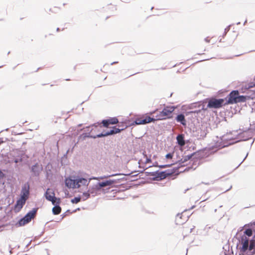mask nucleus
Returning <instances> with one entry per match:
<instances>
[{"mask_svg": "<svg viewBox=\"0 0 255 255\" xmlns=\"http://www.w3.org/2000/svg\"><path fill=\"white\" fill-rule=\"evenodd\" d=\"M251 227L245 229L239 238V255H255V222L251 223Z\"/></svg>", "mask_w": 255, "mask_h": 255, "instance_id": "1", "label": "nucleus"}, {"mask_svg": "<svg viewBox=\"0 0 255 255\" xmlns=\"http://www.w3.org/2000/svg\"><path fill=\"white\" fill-rule=\"evenodd\" d=\"M173 173V172H170L169 170L162 171H160L158 170L153 172H145L146 176H153L151 179L154 181H160L168 176L171 175Z\"/></svg>", "mask_w": 255, "mask_h": 255, "instance_id": "2", "label": "nucleus"}, {"mask_svg": "<svg viewBox=\"0 0 255 255\" xmlns=\"http://www.w3.org/2000/svg\"><path fill=\"white\" fill-rule=\"evenodd\" d=\"M175 109L174 106H165L163 110L156 116V119L164 120L172 118V113Z\"/></svg>", "mask_w": 255, "mask_h": 255, "instance_id": "3", "label": "nucleus"}, {"mask_svg": "<svg viewBox=\"0 0 255 255\" xmlns=\"http://www.w3.org/2000/svg\"><path fill=\"white\" fill-rule=\"evenodd\" d=\"M245 133H238L237 134L234 135V136H231L230 134H227L223 136L222 139L223 140H229V142L227 144L221 145V147H225L228 145L232 144L238 142L241 140H246L248 138H244L243 136Z\"/></svg>", "mask_w": 255, "mask_h": 255, "instance_id": "4", "label": "nucleus"}, {"mask_svg": "<svg viewBox=\"0 0 255 255\" xmlns=\"http://www.w3.org/2000/svg\"><path fill=\"white\" fill-rule=\"evenodd\" d=\"M207 100H208L207 107L210 109H219L223 106L226 105L224 99L211 97L207 99Z\"/></svg>", "mask_w": 255, "mask_h": 255, "instance_id": "5", "label": "nucleus"}, {"mask_svg": "<svg viewBox=\"0 0 255 255\" xmlns=\"http://www.w3.org/2000/svg\"><path fill=\"white\" fill-rule=\"evenodd\" d=\"M127 126L125 128H118L116 126H113L110 130L107 131H103L101 132L97 133V137L98 138L104 137L110 135H114L117 133H120L122 131L126 128Z\"/></svg>", "mask_w": 255, "mask_h": 255, "instance_id": "6", "label": "nucleus"}, {"mask_svg": "<svg viewBox=\"0 0 255 255\" xmlns=\"http://www.w3.org/2000/svg\"><path fill=\"white\" fill-rule=\"evenodd\" d=\"M199 158H200V156L199 155V152H195L187 155H185L177 162L179 165V166L178 167V168L181 166H184V165H182V164L191 158L193 159V163L194 164L195 162L198 161V159Z\"/></svg>", "mask_w": 255, "mask_h": 255, "instance_id": "7", "label": "nucleus"}, {"mask_svg": "<svg viewBox=\"0 0 255 255\" xmlns=\"http://www.w3.org/2000/svg\"><path fill=\"white\" fill-rule=\"evenodd\" d=\"M239 91L238 90H233L225 98V102L226 105L233 104L237 103V100Z\"/></svg>", "mask_w": 255, "mask_h": 255, "instance_id": "8", "label": "nucleus"}, {"mask_svg": "<svg viewBox=\"0 0 255 255\" xmlns=\"http://www.w3.org/2000/svg\"><path fill=\"white\" fill-rule=\"evenodd\" d=\"M29 169L31 173V175L32 177H38L40 176V174L43 170V167L41 164L36 162L34 165H32L29 168Z\"/></svg>", "mask_w": 255, "mask_h": 255, "instance_id": "9", "label": "nucleus"}, {"mask_svg": "<svg viewBox=\"0 0 255 255\" xmlns=\"http://www.w3.org/2000/svg\"><path fill=\"white\" fill-rule=\"evenodd\" d=\"M90 181V178L88 180L87 178L81 177L79 175L75 176L76 188H79L82 185L88 186Z\"/></svg>", "mask_w": 255, "mask_h": 255, "instance_id": "10", "label": "nucleus"}, {"mask_svg": "<svg viewBox=\"0 0 255 255\" xmlns=\"http://www.w3.org/2000/svg\"><path fill=\"white\" fill-rule=\"evenodd\" d=\"M30 185L28 182H26L23 184L20 193V198L21 199L27 200L29 195Z\"/></svg>", "mask_w": 255, "mask_h": 255, "instance_id": "11", "label": "nucleus"}, {"mask_svg": "<svg viewBox=\"0 0 255 255\" xmlns=\"http://www.w3.org/2000/svg\"><path fill=\"white\" fill-rule=\"evenodd\" d=\"M207 132V130L205 128H198L195 131H193V135L197 139H202L206 137Z\"/></svg>", "mask_w": 255, "mask_h": 255, "instance_id": "12", "label": "nucleus"}, {"mask_svg": "<svg viewBox=\"0 0 255 255\" xmlns=\"http://www.w3.org/2000/svg\"><path fill=\"white\" fill-rule=\"evenodd\" d=\"M119 122V120L116 117L110 118L108 119H104L101 121L102 126L105 128H108L110 125H115Z\"/></svg>", "mask_w": 255, "mask_h": 255, "instance_id": "13", "label": "nucleus"}, {"mask_svg": "<svg viewBox=\"0 0 255 255\" xmlns=\"http://www.w3.org/2000/svg\"><path fill=\"white\" fill-rule=\"evenodd\" d=\"M120 179H109L105 181H103L102 182H97L99 187H100V190H101L102 188L110 186L112 185L113 184L117 183V181L119 180Z\"/></svg>", "mask_w": 255, "mask_h": 255, "instance_id": "14", "label": "nucleus"}, {"mask_svg": "<svg viewBox=\"0 0 255 255\" xmlns=\"http://www.w3.org/2000/svg\"><path fill=\"white\" fill-rule=\"evenodd\" d=\"M132 173V172H131V173H127V174L118 173H115V174H110V175L101 176H99V177H94V176H92V177L90 178V180H91L92 179H96V180L104 179H105V178H109V177H113V176H117V175L128 176V175H131Z\"/></svg>", "mask_w": 255, "mask_h": 255, "instance_id": "15", "label": "nucleus"}, {"mask_svg": "<svg viewBox=\"0 0 255 255\" xmlns=\"http://www.w3.org/2000/svg\"><path fill=\"white\" fill-rule=\"evenodd\" d=\"M89 192L91 193V195L93 197H95L97 195L98 192L101 191L98 183L94 184L92 185H90L89 187Z\"/></svg>", "mask_w": 255, "mask_h": 255, "instance_id": "16", "label": "nucleus"}, {"mask_svg": "<svg viewBox=\"0 0 255 255\" xmlns=\"http://www.w3.org/2000/svg\"><path fill=\"white\" fill-rule=\"evenodd\" d=\"M177 123H180L184 127H186L187 122L184 115L182 113L178 114L175 118Z\"/></svg>", "mask_w": 255, "mask_h": 255, "instance_id": "17", "label": "nucleus"}, {"mask_svg": "<svg viewBox=\"0 0 255 255\" xmlns=\"http://www.w3.org/2000/svg\"><path fill=\"white\" fill-rule=\"evenodd\" d=\"M38 208H34L31 210L27 212L24 216L30 222L31 219H33L35 216L37 212Z\"/></svg>", "mask_w": 255, "mask_h": 255, "instance_id": "18", "label": "nucleus"}, {"mask_svg": "<svg viewBox=\"0 0 255 255\" xmlns=\"http://www.w3.org/2000/svg\"><path fill=\"white\" fill-rule=\"evenodd\" d=\"M177 144L180 146L183 147L186 144V141L185 140V135L183 133L178 134L176 137Z\"/></svg>", "mask_w": 255, "mask_h": 255, "instance_id": "19", "label": "nucleus"}, {"mask_svg": "<svg viewBox=\"0 0 255 255\" xmlns=\"http://www.w3.org/2000/svg\"><path fill=\"white\" fill-rule=\"evenodd\" d=\"M245 228L246 229L248 228H251V223L245 225L243 227H240L238 230V232H237L236 235L235 236L234 238H236L238 240V243L237 245V247H240V243H239V238L240 236H242L243 235L241 234L240 233L241 232L244 228Z\"/></svg>", "mask_w": 255, "mask_h": 255, "instance_id": "20", "label": "nucleus"}, {"mask_svg": "<svg viewBox=\"0 0 255 255\" xmlns=\"http://www.w3.org/2000/svg\"><path fill=\"white\" fill-rule=\"evenodd\" d=\"M255 98V91L252 94V95L250 96H244V95H240L238 94L237 103L239 102H245L248 99H253Z\"/></svg>", "mask_w": 255, "mask_h": 255, "instance_id": "21", "label": "nucleus"}, {"mask_svg": "<svg viewBox=\"0 0 255 255\" xmlns=\"http://www.w3.org/2000/svg\"><path fill=\"white\" fill-rule=\"evenodd\" d=\"M65 185L68 188H72L73 189L76 188V184H75V177L74 179H72L70 177L66 178L65 180Z\"/></svg>", "mask_w": 255, "mask_h": 255, "instance_id": "22", "label": "nucleus"}, {"mask_svg": "<svg viewBox=\"0 0 255 255\" xmlns=\"http://www.w3.org/2000/svg\"><path fill=\"white\" fill-rule=\"evenodd\" d=\"M25 201H26V200L21 199V198L20 199H18L16 201V203L14 205V210L17 212H19L21 209V208L23 207V205H24V204L25 203Z\"/></svg>", "mask_w": 255, "mask_h": 255, "instance_id": "23", "label": "nucleus"}, {"mask_svg": "<svg viewBox=\"0 0 255 255\" xmlns=\"http://www.w3.org/2000/svg\"><path fill=\"white\" fill-rule=\"evenodd\" d=\"M26 156V158L28 157L24 153L20 152L17 155L16 157H14L13 158V162L15 163H17L18 162H21L23 161V158Z\"/></svg>", "mask_w": 255, "mask_h": 255, "instance_id": "24", "label": "nucleus"}, {"mask_svg": "<svg viewBox=\"0 0 255 255\" xmlns=\"http://www.w3.org/2000/svg\"><path fill=\"white\" fill-rule=\"evenodd\" d=\"M86 138H91L96 139L97 138H98V137H97V134H96L95 136H92L90 134H88V133H86L85 131L82 134H80V136H79V138L82 139L83 140H85Z\"/></svg>", "mask_w": 255, "mask_h": 255, "instance_id": "25", "label": "nucleus"}, {"mask_svg": "<svg viewBox=\"0 0 255 255\" xmlns=\"http://www.w3.org/2000/svg\"><path fill=\"white\" fill-rule=\"evenodd\" d=\"M29 223V221L25 218L24 217H23L18 221L16 225L18 227H21Z\"/></svg>", "mask_w": 255, "mask_h": 255, "instance_id": "26", "label": "nucleus"}, {"mask_svg": "<svg viewBox=\"0 0 255 255\" xmlns=\"http://www.w3.org/2000/svg\"><path fill=\"white\" fill-rule=\"evenodd\" d=\"M52 195L48 194L47 191L45 193V197L46 200L51 202H53V200L56 198L54 192L52 193Z\"/></svg>", "mask_w": 255, "mask_h": 255, "instance_id": "27", "label": "nucleus"}, {"mask_svg": "<svg viewBox=\"0 0 255 255\" xmlns=\"http://www.w3.org/2000/svg\"><path fill=\"white\" fill-rule=\"evenodd\" d=\"M52 212L53 215H59L61 212V207L60 206H55L52 209Z\"/></svg>", "mask_w": 255, "mask_h": 255, "instance_id": "28", "label": "nucleus"}, {"mask_svg": "<svg viewBox=\"0 0 255 255\" xmlns=\"http://www.w3.org/2000/svg\"><path fill=\"white\" fill-rule=\"evenodd\" d=\"M82 130H84L85 132L90 134L92 136H95L96 135L93 134L94 128H92L90 126L84 128Z\"/></svg>", "mask_w": 255, "mask_h": 255, "instance_id": "29", "label": "nucleus"}, {"mask_svg": "<svg viewBox=\"0 0 255 255\" xmlns=\"http://www.w3.org/2000/svg\"><path fill=\"white\" fill-rule=\"evenodd\" d=\"M91 195V193L89 192V190H88L87 191H85L83 193L81 197V199L83 201H86L88 198H90V195Z\"/></svg>", "mask_w": 255, "mask_h": 255, "instance_id": "30", "label": "nucleus"}, {"mask_svg": "<svg viewBox=\"0 0 255 255\" xmlns=\"http://www.w3.org/2000/svg\"><path fill=\"white\" fill-rule=\"evenodd\" d=\"M146 122L147 124L150 123H154L155 121L159 120V119H156V117L155 118L150 117L149 116H146L145 117Z\"/></svg>", "mask_w": 255, "mask_h": 255, "instance_id": "31", "label": "nucleus"}, {"mask_svg": "<svg viewBox=\"0 0 255 255\" xmlns=\"http://www.w3.org/2000/svg\"><path fill=\"white\" fill-rule=\"evenodd\" d=\"M142 125L141 123V118H136L134 121H133L131 124L130 126L134 125Z\"/></svg>", "mask_w": 255, "mask_h": 255, "instance_id": "32", "label": "nucleus"}, {"mask_svg": "<svg viewBox=\"0 0 255 255\" xmlns=\"http://www.w3.org/2000/svg\"><path fill=\"white\" fill-rule=\"evenodd\" d=\"M81 200V196H78L77 197H74L73 199H72L71 200V202L72 204H77L79 203Z\"/></svg>", "mask_w": 255, "mask_h": 255, "instance_id": "33", "label": "nucleus"}, {"mask_svg": "<svg viewBox=\"0 0 255 255\" xmlns=\"http://www.w3.org/2000/svg\"><path fill=\"white\" fill-rule=\"evenodd\" d=\"M255 86V84L251 82L249 83L245 84V85L244 86L245 89L249 90L253 87H254Z\"/></svg>", "mask_w": 255, "mask_h": 255, "instance_id": "34", "label": "nucleus"}, {"mask_svg": "<svg viewBox=\"0 0 255 255\" xmlns=\"http://www.w3.org/2000/svg\"><path fill=\"white\" fill-rule=\"evenodd\" d=\"M60 203H61V199L60 198L56 197L53 200V202H52V204L54 205V206H57V205L58 206H60Z\"/></svg>", "mask_w": 255, "mask_h": 255, "instance_id": "35", "label": "nucleus"}, {"mask_svg": "<svg viewBox=\"0 0 255 255\" xmlns=\"http://www.w3.org/2000/svg\"><path fill=\"white\" fill-rule=\"evenodd\" d=\"M102 123L101 122H97L96 123H94V124H91L90 125V126L93 128H98V127L99 126L100 128H101L102 126V125H101Z\"/></svg>", "mask_w": 255, "mask_h": 255, "instance_id": "36", "label": "nucleus"}, {"mask_svg": "<svg viewBox=\"0 0 255 255\" xmlns=\"http://www.w3.org/2000/svg\"><path fill=\"white\" fill-rule=\"evenodd\" d=\"M142 154H143V155L144 157H145V158H146V160H145V163H151V158L150 157H147L146 154L145 153V151L143 152Z\"/></svg>", "mask_w": 255, "mask_h": 255, "instance_id": "37", "label": "nucleus"}, {"mask_svg": "<svg viewBox=\"0 0 255 255\" xmlns=\"http://www.w3.org/2000/svg\"><path fill=\"white\" fill-rule=\"evenodd\" d=\"M173 156V152H169L166 154L165 157L166 159H171Z\"/></svg>", "mask_w": 255, "mask_h": 255, "instance_id": "38", "label": "nucleus"}, {"mask_svg": "<svg viewBox=\"0 0 255 255\" xmlns=\"http://www.w3.org/2000/svg\"><path fill=\"white\" fill-rule=\"evenodd\" d=\"M231 25H229L228 26H227L225 29L224 32L223 34V37H224L227 34V33L230 30Z\"/></svg>", "mask_w": 255, "mask_h": 255, "instance_id": "39", "label": "nucleus"}, {"mask_svg": "<svg viewBox=\"0 0 255 255\" xmlns=\"http://www.w3.org/2000/svg\"><path fill=\"white\" fill-rule=\"evenodd\" d=\"M72 212H71V211L70 210H67L66 212H65L64 213H63L61 216H62V218L60 220H62L65 216H67V213H71Z\"/></svg>", "mask_w": 255, "mask_h": 255, "instance_id": "40", "label": "nucleus"}, {"mask_svg": "<svg viewBox=\"0 0 255 255\" xmlns=\"http://www.w3.org/2000/svg\"><path fill=\"white\" fill-rule=\"evenodd\" d=\"M141 123L142 125L147 124L145 117L144 118H141Z\"/></svg>", "mask_w": 255, "mask_h": 255, "instance_id": "41", "label": "nucleus"}, {"mask_svg": "<svg viewBox=\"0 0 255 255\" xmlns=\"http://www.w3.org/2000/svg\"><path fill=\"white\" fill-rule=\"evenodd\" d=\"M99 131H100V129H98V128H94L93 134H97V133L99 132Z\"/></svg>", "mask_w": 255, "mask_h": 255, "instance_id": "42", "label": "nucleus"}, {"mask_svg": "<svg viewBox=\"0 0 255 255\" xmlns=\"http://www.w3.org/2000/svg\"><path fill=\"white\" fill-rule=\"evenodd\" d=\"M5 177V174L2 172V171L0 169V179H2Z\"/></svg>", "mask_w": 255, "mask_h": 255, "instance_id": "43", "label": "nucleus"}, {"mask_svg": "<svg viewBox=\"0 0 255 255\" xmlns=\"http://www.w3.org/2000/svg\"><path fill=\"white\" fill-rule=\"evenodd\" d=\"M201 111V110H194V111H192L191 112V113H192V114H198L199 113H200Z\"/></svg>", "mask_w": 255, "mask_h": 255, "instance_id": "44", "label": "nucleus"}, {"mask_svg": "<svg viewBox=\"0 0 255 255\" xmlns=\"http://www.w3.org/2000/svg\"><path fill=\"white\" fill-rule=\"evenodd\" d=\"M196 168V166L194 167H193V165L192 166V167H188L187 168H186L184 170V171H188L189 170L190 168H193L194 169H195Z\"/></svg>", "mask_w": 255, "mask_h": 255, "instance_id": "45", "label": "nucleus"}, {"mask_svg": "<svg viewBox=\"0 0 255 255\" xmlns=\"http://www.w3.org/2000/svg\"><path fill=\"white\" fill-rule=\"evenodd\" d=\"M158 167L160 168H165V164L158 165Z\"/></svg>", "mask_w": 255, "mask_h": 255, "instance_id": "46", "label": "nucleus"}, {"mask_svg": "<svg viewBox=\"0 0 255 255\" xmlns=\"http://www.w3.org/2000/svg\"><path fill=\"white\" fill-rule=\"evenodd\" d=\"M173 164H174V163H173V164H165V168L170 167V166H171Z\"/></svg>", "mask_w": 255, "mask_h": 255, "instance_id": "47", "label": "nucleus"}, {"mask_svg": "<svg viewBox=\"0 0 255 255\" xmlns=\"http://www.w3.org/2000/svg\"><path fill=\"white\" fill-rule=\"evenodd\" d=\"M205 41L207 42V43H209L210 42V39L208 38V37H206L205 38Z\"/></svg>", "mask_w": 255, "mask_h": 255, "instance_id": "48", "label": "nucleus"}, {"mask_svg": "<svg viewBox=\"0 0 255 255\" xmlns=\"http://www.w3.org/2000/svg\"><path fill=\"white\" fill-rule=\"evenodd\" d=\"M152 166H156V167H158V163L157 162H155L153 165H152Z\"/></svg>", "mask_w": 255, "mask_h": 255, "instance_id": "49", "label": "nucleus"}, {"mask_svg": "<svg viewBox=\"0 0 255 255\" xmlns=\"http://www.w3.org/2000/svg\"><path fill=\"white\" fill-rule=\"evenodd\" d=\"M118 63V61H115V62H112V63H111V65H114V64H117V63Z\"/></svg>", "mask_w": 255, "mask_h": 255, "instance_id": "50", "label": "nucleus"}, {"mask_svg": "<svg viewBox=\"0 0 255 255\" xmlns=\"http://www.w3.org/2000/svg\"><path fill=\"white\" fill-rule=\"evenodd\" d=\"M80 210V209L79 208H77L76 209H75V210H74V211H73V212H76L77 211H79V210Z\"/></svg>", "mask_w": 255, "mask_h": 255, "instance_id": "51", "label": "nucleus"}, {"mask_svg": "<svg viewBox=\"0 0 255 255\" xmlns=\"http://www.w3.org/2000/svg\"><path fill=\"white\" fill-rule=\"evenodd\" d=\"M248 155V153L247 154L246 156L245 157L244 159H243V160L240 163V164L245 160V159L247 158V156Z\"/></svg>", "mask_w": 255, "mask_h": 255, "instance_id": "52", "label": "nucleus"}, {"mask_svg": "<svg viewBox=\"0 0 255 255\" xmlns=\"http://www.w3.org/2000/svg\"><path fill=\"white\" fill-rule=\"evenodd\" d=\"M232 186H231L228 189H227L225 192H226V191H228L230 190L232 188Z\"/></svg>", "mask_w": 255, "mask_h": 255, "instance_id": "53", "label": "nucleus"}, {"mask_svg": "<svg viewBox=\"0 0 255 255\" xmlns=\"http://www.w3.org/2000/svg\"><path fill=\"white\" fill-rule=\"evenodd\" d=\"M155 111H153V112H150V115H152V114H153L155 113Z\"/></svg>", "mask_w": 255, "mask_h": 255, "instance_id": "54", "label": "nucleus"}, {"mask_svg": "<svg viewBox=\"0 0 255 255\" xmlns=\"http://www.w3.org/2000/svg\"><path fill=\"white\" fill-rule=\"evenodd\" d=\"M3 142V140L1 138H0V144Z\"/></svg>", "mask_w": 255, "mask_h": 255, "instance_id": "55", "label": "nucleus"}, {"mask_svg": "<svg viewBox=\"0 0 255 255\" xmlns=\"http://www.w3.org/2000/svg\"><path fill=\"white\" fill-rule=\"evenodd\" d=\"M247 22V20H246L245 22H244V25H245L246 23Z\"/></svg>", "mask_w": 255, "mask_h": 255, "instance_id": "56", "label": "nucleus"}, {"mask_svg": "<svg viewBox=\"0 0 255 255\" xmlns=\"http://www.w3.org/2000/svg\"><path fill=\"white\" fill-rule=\"evenodd\" d=\"M31 242V241H30V242L26 245V247H27L30 245Z\"/></svg>", "mask_w": 255, "mask_h": 255, "instance_id": "57", "label": "nucleus"}, {"mask_svg": "<svg viewBox=\"0 0 255 255\" xmlns=\"http://www.w3.org/2000/svg\"><path fill=\"white\" fill-rule=\"evenodd\" d=\"M56 31H60V29H59V28H58H58H57V29H56Z\"/></svg>", "mask_w": 255, "mask_h": 255, "instance_id": "58", "label": "nucleus"}, {"mask_svg": "<svg viewBox=\"0 0 255 255\" xmlns=\"http://www.w3.org/2000/svg\"><path fill=\"white\" fill-rule=\"evenodd\" d=\"M49 11H51V12H54V11L52 10V9H51V8H50V9H49Z\"/></svg>", "mask_w": 255, "mask_h": 255, "instance_id": "59", "label": "nucleus"}, {"mask_svg": "<svg viewBox=\"0 0 255 255\" xmlns=\"http://www.w3.org/2000/svg\"><path fill=\"white\" fill-rule=\"evenodd\" d=\"M240 23H241L240 22H238L237 23V24L239 25V24H240Z\"/></svg>", "mask_w": 255, "mask_h": 255, "instance_id": "60", "label": "nucleus"}, {"mask_svg": "<svg viewBox=\"0 0 255 255\" xmlns=\"http://www.w3.org/2000/svg\"><path fill=\"white\" fill-rule=\"evenodd\" d=\"M193 229V228L191 229V230H190V233H191V232H192Z\"/></svg>", "mask_w": 255, "mask_h": 255, "instance_id": "61", "label": "nucleus"}, {"mask_svg": "<svg viewBox=\"0 0 255 255\" xmlns=\"http://www.w3.org/2000/svg\"><path fill=\"white\" fill-rule=\"evenodd\" d=\"M194 207H195V206H193L191 208V209H193Z\"/></svg>", "mask_w": 255, "mask_h": 255, "instance_id": "62", "label": "nucleus"}, {"mask_svg": "<svg viewBox=\"0 0 255 255\" xmlns=\"http://www.w3.org/2000/svg\"><path fill=\"white\" fill-rule=\"evenodd\" d=\"M187 190H188V189H186V190H185L184 193H186V192Z\"/></svg>", "mask_w": 255, "mask_h": 255, "instance_id": "63", "label": "nucleus"}, {"mask_svg": "<svg viewBox=\"0 0 255 255\" xmlns=\"http://www.w3.org/2000/svg\"><path fill=\"white\" fill-rule=\"evenodd\" d=\"M82 126V124L78 125V127H81Z\"/></svg>", "mask_w": 255, "mask_h": 255, "instance_id": "64", "label": "nucleus"}]
</instances>
